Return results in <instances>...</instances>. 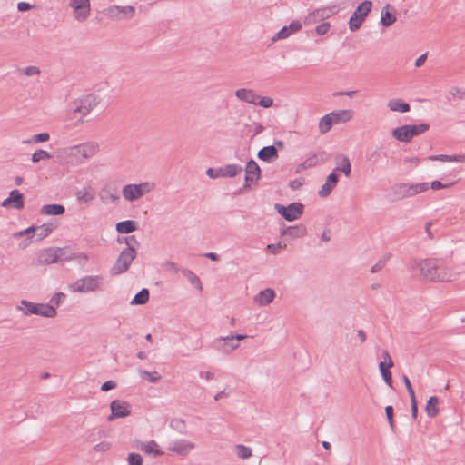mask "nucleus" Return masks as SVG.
I'll return each instance as SVG.
<instances>
[{"instance_id":"obj_50","label":"nucleus","mask_w":465,"mask_h":465,"mask_svg":"<svg viewBox=\"0 0 465 465\" xmlns=\"http://www.w3.org/2000/svg\"><path fill=\"white\" fill-rule=\"evenodd\" d=\"M140 377L147 379L150 382H156L161 379V375L157 371L150 372L148 371L142 370L139 371Z\"/></svg>"},{"instance_id":"obj_24","label":"nucleus","mask_w":465,"mask_h":465,"mask_svg":"<svg viewBox=\"0 0 465 465\" xmlns=\"http://www.w3.org/2000/svg\"><path fill=\"white\" fill-rule=\"evenodd\" d=\"M338 183V175L333 171L330 173L326 179L324 184H322V188L318 192L320 197H327L331 194L332 190L336 187Z\"/></svg>"},{"instance_id":"obj_12","label":"nucleus","mask_w":465,"mask_h":465,"mask_svg":"<svg viewBox=\"0 0 465 465\" xmlns=\"http://www.w3.org/2000/svg\"><path fill=\"white\" fill-rule=\"evenodd\" d=\"M68 5L73 9V16L78 22H84L90 16V0H68Z\"/></svg>"},{"instance_id":"obj_57","label":"nucleus","mask_w":465,"mask_h":465,"mask_svg":"<svg viewBox=\"0 0 465 465\" xmlns=\"http://www.w3.org/2000/svg\"><path fill=\"white\" fill-rule=\"evenodd\" d=\"M35 234V226H30L25 230L17 232L14 233L15 238H20L25 235H27L28 237H33Z\"/></svg>"},{"instance_id":"obj_47","label":"nucleus","mask_w":465,"mask_h":465,"mask_svg":"<svg viewBox=\"0 0 465 465\" xmlns=\"http://www.w3.org/2000/svg\"><path fill=\"white\" fill-rule=\"evenodd\" d=\"M379 369H380V371H381V374L385 381V383L389 386V387H392V380H391V371L388 370V365L385 366V362H382L381 361L379 363Z\"/></svg>"},{"instance_id":"obj_30","label":"nucleus","mask_w":465,"mask_h":465,"mask_svg":"<svg viewBox=\"0 0 465 465\" xmlns=\"http://www.w3.org/2000/svg\"><path fill=\"white\" fill-rule=\"evenodd\" d=\"M257 156L262 161L271 162L278 157L277 149L274 145L264 146L258 152Z\"/></svg>"},{"instance_id":"obj_7","label":"nucleus","mask_w":465,"mask_h":465,"mask_svg":"<svg viewBox=\"0 0 465 465\" xmlns=\"http://www.w3.org/2000/svg\"><path fill=\"white\" fill-rule=\"evenodd\" d=\"M135 257L136 250L134 247L124 248L116 259L114 264L111 267L110 274L116 276L125 272Z\"/></svg>"},{"instance_id":"obj_59","label":"nucleus","mask_w":465,"mask_h":465,"mask_svg":"<svg viewBox=\"0 0 465 465\" xmlns=\"http://www.w3.org/2000/svg\"><path fill=\"white\" fill-rule=\"evenodd\" d=\"M112 447V444L111 442L109 441H101L99 443H97L94 449L95 451L97 452H106L108 451Z\"/></svg>"},{"instance_id":"obj_19","label":"nucleus","mask_w":465,"mask_h":465,"mask_svg":"<svg viewBox=\"0 0 465 465\" xmlns=\"http://www.w3.org/2000/svg\"><path fill=\"white\" fill-rule=\"evenodd\" d=\"M302 29V24L299 21H293L289 25L283 26L277 34H275L272 42L288 38L291 35L299 32Z\"/></svg>"},{"instance_id":"obj_29","label":"nucleus","mask_w":465,"mask_h":465,"mask_svg":"<svg viewBox=\"0 0 465 465\" xmlns=\"http://www.w3.org/2000/svg\"><path fill=\"white\" fill-rule=\"evenodd\" d=\"M391 135L401 143H409L412 139L408 124L394 128Z\"/></svg>"},{"instance_id":"obj_61","label":"nucleus","mask_w":465,"mask_h":465,"mask_svg":"<svg viewBox=\"0 0 465 465\" xmlns=\"http://www.w3.org/2000/svg\"><path fill=\"white\" fill-rule=\"evenodd\" d=\"M331 25L328 22H323L316 26L315 31L319 35H323L327 34L330 30Z\"/></svg>"},{"instance_id":"obj_63","label":"nucleus","mask_w":465,"mask_h":465,"mask_svg":"<svg viewBox=\"0 0 465 465\" xmlns=\"http://www.w3.org/2000/svg\"><path fill=\"white\" fill-rule=\"evenodd\" d=\"M22 72L26 76L37 75L40 74V70L36 66H27L22 69Z\"/></svg>"},{"instance_id":"obj_23","label":"nucleus","mask_w":465,"mask_h":465,"mask_svg":"<svg viewBox=\"0 0 465 465\" xmlns=\"http://www.w3.org/2000/svg\"><path fill=\"white\" fill-rule=\"evenodd\" d=\"M396 10L395 8L387 4L381 11V23L383 26H390L396 22Z\"/></svg>"},{"instance_id":"obj_62","label":"nucleus","mask_w":465,"mask_h":465,"mask_svg":"<svg viewBox=\"0 0 465 465\" xmlns=\"http://www.w3.org/2000/svg\"><path fill=\"white\" fill-rule=\"evenodd\" d=\"M162 266H163V270H165L167 272H173L174 273H176L178 272L177 264L172 261H165L162 264Z\"/></svg>"},{"instance_id":"obj_21","label":"nucleus","mask_w":465,"mask_h":465,"mask_svg":"<svg viewBox=\"0 0 465 465\" xmlns=\"http://www.w3.org/2000/svg\"><path fill=\"white\" fill-rule=\"evenodd\" d=\"M334 13H335V10H334V8H331V7H324V8H320V9L314 10L313 12L309 14V15L306 17L305 23L312 24V23L318 22L320 20H322V19L331 16Z\"/></svg>"},{"instance_id":"obj_54","label":"nucleus","mask_w":465,"mask_h":465,"mask_svg":"<svg viewBox=\"0 0 465 465\" xmlns=\"http://www.w3.org/2000/svg\"><path fill=\"white\" fill-rule=\"evenodd\" d=\"M127 462L128 465H143V457L138 453H129Z\"/></svg>"},{"instance_id":"obj_39","label":"nucleus","mask_w":465,"mask_h":465,"mask_svg":"<svg viewBox=\"0 0 465 465\" xmlns=\"http://www.w3.org/2000/svg\"><path fill=\"white\" fill-rule=\"evenodd\" d=\"M149 291L145 288L142 289L138 293L134 295L131 301L132 305H143L149 300Z\"/></svg>"},{"instance_id":"obj_46","label":"nucleus","mask_w":465,"mask_h":465,"mask_svg":"<svg viewBox=\"0 0 465 465\" xmlns=\"http://www.w3.org/2000/svg\"><path fill=\"white\" fill-rule=\"evenodd\" d=\"M341 166H337L334 169V172L339 171V172L343 173L346 176H349L351 174V162L347 156H341Z\"/></svg>"},{"instance_id":"obj_34","label":"nucleus","mask_w":465,"mask_h":465,"mask_svg":"<svg viewBox=\"0 0 465 465\" xmlns=\"http://www.w3.org/2000/svg\"><path fill=\"white\" fill-rule=\"evenodd\" d=\"M222 177H234L242 172V167L238 164H229L218 169Z\"/></svg>"},{"instance_id":"obj_10","label":"nucleus","mask_w":465,"mask_h":465,"mask_svg":"<svg viewBox=\"0 0 465 465\" xmlns=\"http://www.w3.org/2000/svg\"><path fill=\"white\" fill-rule=\"evenodd\" d=\"M372 7V2L365 0L360 4L349 20V28L351 32L358 30L365 21Z\"/></svg>"},{"instance_id":"obj_18","label":"nucleus","mask_w":465,"mask_h":465,"mask_svg":"<svg viewBox=\"0 0 465 465\" xmlns=\"http://www.w3.org/2000/svg\"><path fill=\"white\" fill-rule=\"evenodd\" d=\"M13 204V207L16 210H21L24 208V195L18 190L14 189L10 192L9 196L5 199L1 206L5 208H8Z\"/></svg>"},{"instance_id":"obj_41","label":"nucleus","mask_w":465,"mask_h":465,"mask_svg":"<svg viewBox=\"0 0 465 465\" xmlns=\"http://www.w3.org/2000/svg\"><path fill=\"white\" fill-rule=\"evenodd\" d=\"M334 124L332 121V116L331 114H325L322 116L319 123V131L321 134H326L330 131L331 126Z\"/></svg>"},{"instance_id":"obj_22","label":"nucleus","mask_w":465,"mask_h":465,"mask_svg":"<svg viewBox=\"0 0 465 465\" xmlns=\"http://www.w3.org/2000/svg\"><path fill=\"white\" fill-rule=\"evenodd\" d=\"M194 448V443L183 439L174 441L168 450L179 455H186Z\"/></svg>"},{"instance_id":"obj_16","label":"nucleus","mask_w":465,"mask_h":465,"mask_svg":"<svg viewBox=\"0 0 465 465\" xmlns=\"http://www.w3.org/2000/svg\"><path fill=\"white\" fill-rule=\"evenodd\" d=\"M261 177V170L259 165L254 160L247 162L245 168V178L243 187L249 188L252 183L257 182Z\"/></svg>"},{"instance_id":"obj_55","label":"nucleus","mask_w":465,"mask_h":465,"mask_svg":"<svg viewBox=\"0 0 465 465\" xmlns=\"http://www.w3.org/2000/svg\"><path fill=\"white\" fill-rule=\"evenodd\" d=\"M285 247H286L285 243L278 242L276 244H274V243L268 244L266 249L272 254H278Z\"/></svg>"},{"instance_id":"obj_31","label":"nucleus","mask_w":465,"mask_h":465,"mask_svg":"<svg viewBox=\"0 0 465 465\" xmlns=\"http://www.w3.org/2000/svg\"><path fill=\"white\" fill-rule=\"evenodd\" d=\"M387 106L391 112L407 113L411 110L410 104L400 98L390 100Z\"/></svg>"},{"instance_id":"obj_40","label":"nucleus","mask_w":465,"mask_h":465,"mask_svg":"<svg viewBox=\"0 0 465 465\" xmlns=\"http://www.w3.org/2000/svg\"><path fill=\"white\" fill-rule=\"evenodd\" d=\"M53 230L54 226L50 223H45L41 226H35V240L40 241L45 238Z\"/></svg>"},{"instance_id":"obj_1","label":"nucleus","mask_w":465,"mask_h":465,"mask_svg":"<svg viewBox=\"0 0 465 465\" xmlns=\"http://www.w3.org/2000/svg\"><path fill=\"white\" fill-rule=\"evenodd\" d=\"M98 148L96 143L88 142L64 148L61 151V155L67 163L77 166L85 160L94 156L98 152Z\"/></svg>"},{"instance_id":"obj_51","label":"nucleus","mask_w":465,"mask_h":465,"mask_svg":"<svg viewBox=\"0 0 465 465\" xmlns=\"http://www.w3.org/2000/svg\"><path fill=\"white\" fill-rule=\"evenodd\" d=\"M381 156H387V153L381 152L379 149H374L367 154V160L373 163H377L381 160Z\"/></svg>"},{"instance_id":"obj_56","label":"nucleus","mask_w":465,"mask_h":465,"mask_svg":"<svg viewBox=\"0 0 465 465\" xmlns=\"http://www.w3.org/2000/svg\"><path fill=\"white\" fill-rule=\"evenodd\" d=\"M273 104V100L271 97H261L258 95L255 105H260L263 108H269Z\"/></svg>"},{"instance_id":"obj_38","label":"nucleus","mask_w":465,"mask_h":465,"mask_svg":"<svg viewBox=\"0 0 465 465\" xmlns=\"http://www.w3.org/2000/svg\"><path fill=\"white\" fill-rule=\"evenodd\" d=\"M439 399L436 396H431L427 401L425 411L430 418H434L439 413L438 408Z\"/></svg>"},{"instance_id":"obj_9","label":"nucleus","mask_w":465,"mask_h":465,"mask_svg":"<svg viewBox=\"0 0 465 465\" xmlns=\"http://www.w3.org/2000/svg\"><path fill=\"white\" fill-rule=\"evenodd\" d=\"M429 189L427 183H401L394 186L393 192L397 199H404L413 197L420 193L426 192Z\"/></svg>"},{"instance_id":"obj_8","label":"nucleus","mask_w":465,"mask_h":465,"mask_svg":"<svg viewBox=\"0 0 465 465\" xmlns=\"http://www.w3.org/2000/svg\"><path fill=\"white\" fill-rule=\"evenodd\" d=\"M459 273L454 267L446 260L436 259L434 269V282H448L457 279Z\"/></svg>"},{"instance_id":"obj_14","label":"nucleus","mask_w":465,"mask_h":465,"mask_svg":"<svg viewBox=\"0 0 465 465\" xmlns=\"http://www.w3.org/2000/svg\"><path fill=\"white\" fill-rule=\"evenodd\" d=\"M135 14V8L132 5H112L105 9V15L112 19H131Z\"/></svg>"},{"instance_id":"obj_26","label":"nucleus","mask_w":465,"mask_h":465,"mask_svg":"<svg viewBox=\"0 0 465 465\" xmlns=\"http://www.w3.org/2000/svg\"><path fill=\"white\" fill-rule=\"evenodd\" d=\"M307 234V229L303 224L288 226L281 232L282 236H288L291 239L302 238Z\"/></svg>"},{"instance_id":"obj_17","label":"nucleus","mask_w":465,"mask_h":465,"mask_svg":"<svg viewBox=\"0 0 465 465\" xmlns=\"http://www.w3.org/2000/svg\"><path fill=\"white\" fill-rule=\"evenodd\" d=\"M325 160L326 155L323 152L312 153L301 164L297 166L296 173L315 167L321 163H323Z\"/></svg>"},{"instance_id":"obj_44","label":"nucleus","mask_w":465,"mask_h":465,"mask_svg":"<svg viewBox=\"0 0 465 465\" xmlns=\"http://www.w3.org/2000/svg\"><path fill=\"white\" fill-rule=\"evenodd\" d=\"M461 154L456 155H448V154H439V155H431L429 157L430 161H441V162H461Z\"/></svg>"},{"instance_id":"obj_36","label":"nucleus","mask_w":465,"mask_h":465,"mask_svg":"<svg viewBox=\"0 0 465 465\" xmlns=\"http://www.w3.org/2000/svg\"><path fill=\"white\" fill-rule=\"evenodd\" d=\"M137 229L135 221L125 220L116 223V231L120 233H130Z\"/></svg>"},{"instance_id":"obj_13","label":"nucleus","mask_w":465,"mask_h":465,"mask_svg":"<svg viewBox=\"0 0 465 465\" xmlns=\"http://www.w3.org/2000/svg\"><path fill=\"white\" fill-rule=\"evenodd\" d=\"M110 411L111 414L107 417L108 421L126 418L131 414V404L122 400H114L110 403Z\"/></svg>"},{"instance_id":"obj_25","label":"nucleus","mask_w":465,"mask_h":465,"mask_svg":"<svg viewBox=\"0 0 465 465\" xmlns=\"http://www.w3.org/2000/svg\"><path fill=\"white\" fill-rule=\"evenodd\" d=\"M135 447L146 454L153 455L154 457L162 456L163 454V452L159 450L156 441L153 440L145 442L139 441L136 443Z\"/></svg>"},{"instance_id":"obj_52","label":"nucleus","mask_w":465,"mask_h":465,"mask_svg":"<svg viewBox=\"0 0 465 465\" xmlns=\"http://www.w3.org/2000/svg\"><path fill=\"white\" fill-rule=\"evenodd\" d=\"M65 299V294L64 292H55L53 297L50 299L49 306H53L54 309L56 310L57 307L61 304V302Z\"/></svg>"},{"instance_id":"obj_49","label":"nucleus","mask_w":465,"mask_h":465,"mask_svg":"<svg viewBox=\"0 0 465 465\" xmlns=\"http://www.w3.org/2000/svg\"><path fill=\"white\" fill-rule=\"evenodd\" d=\"M52 155L45 150L38 149L32 154V162L38 163L43 160H49Z\"/></svg>"},{"instance_id":"obj_32","label":"nucleus","mask_w":465,"mask_h":465,"mask_svg":"<svg viewBox=\"0 0 465 465\" xmlns=\"http://www.w3.org/2000/svg\"><path fill=\"white\" fill-rule=\"evenodd\" d=\"M65 212V208L62 204H45L42 206L40 213L42 215H62Z\"/></svg>"},{"instance_id":"obj_37","label":"nucleus","mask_w":465,"mask_h":465,"mask_svg":"<svg viewBox=\"0 0 465 465\" xmlns=\"http://www.w3.org/2000/svg\"><path fill=\"white\" fill-rule=\"evenodd\" d=\"M181 272L193 286H194L199 292H202L203 285L201 280L193 272L185 268L182 269Z\"/></svg>"},{"instance_id":"obj_15","label":"nucleus","mask_w":465,"mask_h":465,"mask_svg":"<svg viewBox=\"0 0 465 465\" xmlns=\"http://www.w3.org/2000/svg\"><path fill=\"white\" fill-rule=\"evenodd\" d=\"M213 346L215 350L223 353L230 354L233 351L239 348L240 344L233 340L232 335L230 336H221L217 337L213 340Z\"/></svg>"},{"instance_id":"obj_53","label":"nucleus","mask_w":465,"mask_h":465,"mask_svg":"<svg viewBox=\"0 0 465 465\" xmlns=\"http://www.w3.org/2000/svg\"><path fill=\"white\" fill-rule=\"evenodd\" d=\"M389 254L381 257L370 270L371 273H376L383 269V267L386 265V262L389 259Z\"/></svg>"},{"instance_id":"obj_2","label":"nucleus","mask_w":465,"mask_h":465,"mask_svg":"<svg viewBox=\"0 0 465 465\" xmlns=\"http://www.w3.org/2000/svg\"><path fill=\"white\" fill-rule=\"evenodd\" d=\"M101 98L94 94H89L70 104L68 120H75L76 123H83L84 117L88 115L100 104Z\"/></svg>"},{"instance_id":"obj_42","label":"nucleus","mask_w":465,"mask_h":465,"mask_svg":"<svg viewBox=\"0 0 465 465\" xmlns=\"http://www.w3.org/2000/svg\"><path fill=\"white\" fill-rule=\"evenodd\" d=\"M99 197L103 203H116L119 200V196L112 193L109 189H102Z\"/></svg>"},{"instance_id":"obj_5","label":"nucleus","mask_w":465,"mask_h":465,"mask_svg":"<svg viewBox=\"0 0 465 465\" xmlns=\"http://www.w3.org/2000/svg\"><path fill=\"white\" fill-rule=\"evenodd\" d=\"M436 266V259H413L407 264L409 272L419 273L422 278L434 282V269Z\"/></svg>"},{"instance_id":"obj_60","label":"nucleus","mask_w":465,"mask_h":465,"mask_svg":"<svg viewBox=\"0 0 465 465\" xmlns=\"http://www.w3.org/2000/svg\"><path fill=\"white\" fill-rule=\"evenodd\" d=\"M450 94L454 97H459L460 99H463L465 97V90L463 88L453 86L449 91Z\"/></svg>"},{"instance_id":"obj_58","label":"nucleus","mask_w":465,"mask_h":465,"mask_svg":"<svg viewBox=\"0 0 465 465\" xmlns=\"http://www.w3.org/2000/svg\"><path fill=\"white\" fill-rule=\"evenodd\" d=\"M385 414L388 419L389 425L392 430L395 429L394 421H393V408L391 405L385 407Z\"/></svg>"},{"instance_id":"obj_45","label":"nucleus","mask_w":465,"mask_h":465,"mask_svg":"<svg viewBox=\"0 0 465 465\" xmlns=\"http://www.w3.org/2000/svg\"><path fill=\"white\" fill-rule=\"evenodd\" d=\"M50 139V134L48 133H40L37 134L33 135L31 138L23 141V143L25 144H31V143H40L44 142H47Z\"/></svg>"},{"instance_id":"obj_48","label":"nucleus","mask_w":465,"mask_h":465,"mask_svg":"<svg viewBox=\"0 0 465 465\" xmlns=\"http://www.w3.org/2000/svg\"><path fill=\"white\" fill-rule=\"evenodd\" d=\"M236 454L241 459H249L252 455V450L250 447L239 444L235 446Z\"/></svg>"},{"instance_id":"obj_35","label":"nucleus","mask_w":465,"mask_h":465,"mask_svg":"<svg viewBox=\"0 0 465 465\" xmlns=\"http://www.w3.org/2000/svg\"><path fill=\"white\" fill-rule=\"evenodd\" d=\"M330 114L332 116L334 124L339 123H346L352 118V112L351 110H339Z\"/></svg>"},{"instance_id":"obj_64","label":"nucleus","mask_w":465,"mask_h":465,"mask_svg":"<svg viewBox=\"0 0 465 465\" xmlns=\"http://www.w3.org/2000/svg\"><path fill=\"white\" fill-rule=\"evenodd\" d=\"M402 380H403V382H404V384H405V386H406V389H407V391H408V393H409V395H410V398L416 397V396H415L414 390H413V388H412V386H411V381H410V379H409L406 375H403V376H402Z\"/></svg>"},{"instance_id":"obj_33","label":"nucleus","mask_w":465,"mask_h":465,"mask_svg":"<svg viewBox=\"0 0 465 465\" xmlns=\"http://www.w3.org/2000/svg\"><path fill=\"white\" fill-rule=\"evenodd\" d=\"M54 248H48L44 250L38 257L40 263L50 264L57 262V255L55 254Z\"/></svg>"},{"instance_id":"obj_28","label":"nucleus","mask_w":465,"mask_h":465,"mask_svg":"<svg viewBox=\"0 0 465 465\" xmlns=\"http://www.w3.org/2000/svg\"><path fill=\"white\" fill-rule=\"evenodd\" d=\"M95 191L94 188L88 186L79 189L75 193L76 200L81 203H88L94 200L95 198Z\"/></svg>"},{"instance_id":"obj_4","label":"nucleus","mask_w":465,"mask_h":465,"mask_svg":"<svg viewBox=\"0 0 465 465\" xmlns=\"http://www.w3.org/2000/svg\"><path fill=\"white\" fill-rule=\"evenodd\" d=\"M15 310L20 312L24 316L38 315L45 318H54L57 311L53 306L46 303H36L27 300H22Z\"/></svg>"},{"instance_id":"obj_11","label":"nucleus","mask_w":465,"mask_h":465,"mask_svg":"<svg viewBox=\"0 0 465 465\" xmlns=\"http://www.w3.org/2000/svg\"><path fill=\"white\" fill-rule=\"evenodd\" d=\"M274 208L288 222L298 220L304 211V205L301 203H292L287 206L275 203Z\"/></svg>"},{"instance_id":"obj_43","label":"nucleus","mask_w":465,"mask_h":465,"mask_svg":"<svg viewBox=\"0 0 465 465\" xmlns=\"http://www.w3.org/2000/svg\"><path fill=\"white\" fill-rule=\"evenodd\" d=\"M408 126L412 138L424 134L430 128V125L426 123H421L419 124H408Z\"/></svg>"},{"instance_id":"obj_27","label":"nucleus","mask_w":465,"mask_h":465,"mask_svg":"<svg viewBox=\"0 0 465 465\" xmlns=\"http://www.w3.org/2000/svg\"><path fill=\"white\" fill-rule=\"evenodd\" d=\"M235 96L242 102L256 104L258 94L252 89L240 88L235 91Z\"/></svg>"},{"instance_id":"obj_3","label":"nucleus","mask_w":465,"mask_h":465,"mask_svg":"<svg viewBox=\"0 0 465 465\" xmlns=\"http://www.w3.org/2000/svg\"><path fill=\"white\" fill-rule=\"evenodd\" d=\"M104 286V277L102 275H86L77 279L68 285L71 292H95L101 291Z\"/></svg>"},{"instance_id":"obj_6","label":"nucleus","mask_w":465,"mask_h":465,"mask_svg":"<svg viewBox=\"0 0 465 465\" xmlns=\"http://www.w3.org/2000/svg\"><path fill=\"white\" fill-rule=\"evenodd\" d=\"M154 190V183L143 182L141 183H130L123 186L122 194L124 200L134 202Z\"/></svg>"},{"instance_id":"obj_20","label":"nucleus","mask_w":465,"mask_h":465,"mask_svg":"<svg viewBox=\"0 0 465 465\" xmlns=\"http://www.w3.org/2000/svg\"><path fill=\"white\" fill-rule=\"evenodd\" d=\"M276 297V292L272 288H266L259 292L253 297V302L261 307L267 306L273 302Z\"/></svg>"}]
</instances>
